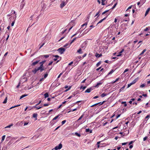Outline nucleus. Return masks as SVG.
I'll return each mask as SVG.
<instances>
[{"label": "nucleus", "mask_w": 150, "mask_h": 150, "mask_svg": "<svg viewBox=\"0 0 150 150\" xmlns=\"http://www.w3.org/2000/svg\"><path fill=\"white\" fill-rule=\"evenodd\" d=\"M68 0H67L66 1H63L60 4V8H62L68 2Z\"/></svg>", "instance_id": "nucleus-1"}, {"label": "nucleus", "mask_w": 150, "mask_h": 150, "mask_svg": "<svg viewBox=\"0 0 150 150\" xmlns=\"http://www.w3.org/2000/svg\"><path fill=\"white\" fill-rule=\"evenodd\" d=\"M65 50V49L63 47L60 48L57 50V51L61 54H63Z\"/></svg>", "instance_id": "nucleus-2"}, {"label": "nucleus", "mask_w": 150, "mask_h": 150, "mask_svg": "<svg viewBox=\"0 0 150 150\" xmlns=\"http://www.w3.org/2000/svg\"><path fill=\"white\" fill-rule=\"evenodd\" d=\"M94 89V87H91L89 88H88L85 91V93H89L91 91Z\"/></svg>", "instance_id": "nucleus-3"}, {"label": "nucleus", "mask_w": 150, "mask_h": 150, "mask_svg": "<svg viewBox=\"0 0 150 150\" xmlns=\"http://www.w3.org/2000/svg\"><path fill=\"white\" fill-rule=\"evenodd\" d=\"M62 147V145L61 144H60L58 146H56L54 148L56 150H57L58 149H60Z\"/></svg>", "instance_id": "nucleus-4"}, {"label": "nucleus", "mask_w": 150, "mask_h": 150, "mask_svg": "<svg viewBox=\"0 0 150 150\" xmlns=\"http://www.w3.org/2000/svg\"><path fill=\"white\" fill-rule=\"evenodd\" d=\"M17 139V137H15L13 138L12 139H11L7 144V145L8 146H10L11 144L13 142H12V140L16 139Z\"/></svg>", "instance_id": "nucleus-5"}, {"label": "nucleus", "mask_w": 150, "mask_h": 150, "mask_svg": "<svg viewBox=\"0 0 150 150\" xmlns=\"http://www.w3.org/2000/svg\"><path fill=\"white\" fill-rule=\"evenodd\" d=\"M53 57H55L57 58H58V59H59L56 62V63L58 62L61 59V57H59L58 55H53Z\"/></svg>", "instance_id": "nucleus-6"}, {"label": "nucleus", "mask_w": 150, "mask_h": 150, "mask_svg": "<svg viewBox=\"0 0 150 150\" xmlns=\"http://www.w3.org/2000/svg\"><path fill=\"white\" fill-rule=\"evenodd\" d=\"M39 70V69L38 68H35L34 70L32 71L34 74H35Z\"/></svg>", "instance_id": "nucleus-7"}, {"label": "nucleus", "mask_w": 150, "mask_h": 150, "mask_svg": "<svg viewBox=\"0 0 150 150\" xmlns=\"http://www.w3.org/2000/svg\"><path fill=\"white\" fill-rule=\"evenodd\" d=\"M145 1L144 0H141L140 1V5L139 6V7H140L145 2Z\"/></svg>", "instance_id": "nucleus-8"}, {"label": "nucleus", "mask_w": 150, "mask_h": 150, "mask_svg": "<svg viewBox=\"0 0 150 150\" xmlns=\"http://www.w3.org/2000/svg\"><path fill=\"white\" fill-rule=\"evenodd\" d=\"M86 132H89V133H91L92 132V130H90L89 129H86Z\"/></svg>", "instance_id": "nucleus-9"}, {"label": "nucleus", "mask_w": 150, "mask_h": 150, "mask_svg": "<svg viewBox=\"0 0 150 150\" xmlns=\"http://www.w3.org/2000/svg\"><path fill=\"white\" fill-rule=\"evenodd\" d=\"M38 116V114L36 113H34L33 114V117L34 118H35V120H37V117Z\"/></svg>", "instance_id": "nucleus-10"}, {"label": "nucleus", "mask_w": 150, "mask_h": 150, "mask_svg": "<svg viewBox=\"0 0 150 150\" xmlns=\"http://www.w3.org/2000/svg\"><path fill=\"white\" fill-rule=\"evenodd\" d=\"M105 102V101H104L102 102H100L95 104H94V106H95V105H97L98 104H99V105H102V104H103V103H104V102Z\"/></svg>", "instance_id": "nucleus-11"}, {"label": "nucleus", "mask_w": 150, "mask_h": 150, "mask_svg": "<svg viewBox=\"0 0 150 150\" xmlns=\"http://www.w3.org/2000/svg\"><path fill=\"white\" fill-rule=\"evenodd\" d=\"M105 102V101H104L102 102H100L95 104H94V106H95V105H97L98 104H99V105H102V104H103V103H104V102Z\"/></svg>", "instance_id": "nucleus-12"}, {"label": "nucleus", "mask_w": 150, "mask_h": 150, "mask_svg": "<svg viewBox=\"0 0 150 150\" xmlns=\"http://www.w3.org/2000/svg\"><path fill=\"white\" fill-rule=\"evenodd\" d=\"M124 51V49H122L121 51H120L119 53V54H118V55H117V57H119V56H120L121 55V53H122Z\"/></svg>", "instance_id": "nucleus-13"}, {"label": "nucleus", "mask_w": 150, "mask_h": 150, "mask_svg": "<svg viewBox=\"0 0 150 150\" xmlns=\"http://www.w3.org/2000/svg\"><path fill=\"white\" fill-rule=\"evenodd\" d=\"M39 62V60H37L35 62H33L31 64L32 66H34L37 64Z\"/></svg>", "instance_id": "nucleus-14"}, {"label": "nucleus", "mask_w": 150, "mask_h": 150, "mask_svg": "<svg viewBox=\"0 0 150 150\" xmlns=\"http://www.w3.org/2000/svg\"><path fill=\"white\" fill-rule=\"evenodd\" d=\"M150 11V8H149L147 9V10H146L145 13V16H146L148 14V13Z\"/></svg>", "instance_id": "nucleus-15"}, {"label": "nucleus", "mask_w": 150, "mask_h": 150, "mask_svg": "<svg viewBox=\"0 0 150 150\" xmlns=\"http://www.w3.org/2000/svg\"><path fill=\"white\" fill-rule=\"evenodd\" d=\"M107 17H106L104 18L103 19L101 20H100L98 22V23H97V25H98V24L101 23L104 20H105L106 18H107Z\"/></svg>", "instance_id": "nucleus-16"}, {"label": "nucleus", "mask_w": 150, "mask_h": 150, "mask_svg": "<svg viewBox=\"0 0 150 150\" xmlns=\"http://www.w3.org/2000/svg\"><path fill=\"white\" fill-rule=\"evenodd\" d=\"M23 1H22L21 2V6H20V8H21V9H22L23 8L24 6H25V4L24 3H23Z\"/></svg>", "instance_id": "nucleus-17"}, {"label": "nucleus", "mask_w": 150, "mask_h": 150, "mask_svg": "<svg viewBox=\"0 0 150 150\" xmlns=\"http://www.w3.org/2000/svg\"><path fill=\"white\" fill-rule=\"evenodd\" d=\"M50 56V55H44L41 56L42 57H45L46 58L49 57Z\"/></svg>", "instance_id": "nucleus-18"}, {"label": "nucleus", "mask_w": 150, "mask_h": 150, "mask_svg": "<svg viewBox=\"0 0 150 150\" xmlns=\"http://www.w3.org/2000/svg\"><path fill=\"white\" fill-rule=\"evenodd\" d=\"M102 56V54H98V53H96V56L98 58Z\"/></svg>", "instance_id": "nucleus-19"}, {"label": "nucleus", "mask_w": 150, "mask_h": 150, "mask_svg": "<svg viewBox=\"0 0 150 150\" xmlns=\"http://www.w3.org/2000/svg\"><path fill=\"white\" fill-rule=\"evenodd\" d=\"M77 52L80 54H81L83 53V52L82 51V50L81 48H80L77 51Z\"/></svg>", "instance_id": "nucleus-20"}, {"label": "nucleus", "mask_w": 150, "mask_h": 150, "mask_svg": "<svg viewBox=\"0 0 150 150\" xmlns=\"http://www.w3.org/2000/svg\"><path fill=\"white\" fill-rule=\"evenodd\" d=\"M76 110H77V108H75L74 109H71L70 110H69V111H68V113H69V112H73V111H74Z\"/></svg>", "instance_id": "nucleus-21"}, {"label": "nucleus", "mask_w": 150, "mask_h": 150, "mask_svg": "<svg viewBox=\"0 0 150 150\" xmlns=\"http://www.w3.org/2000/svg\"><path fill=\"white\" fill-rule=\"evenodd\" d=\"M37 105H36L35 106H34L33 107V108H36L37 109H39L41 108H42V106L40 107H37Z\"/></svg>", "instance_id": "nucleus-22"}, {"label": "nucleus", "mask_w": 150, "mask_h": 150, "mask_svg": "<svg viewBox=\"0 0 150 150\" xmlns=\"http://www.w3.org/2000/svg\"><path fill=\"white\" fill-rule=\"evenodd\" d=\"M44 96H45V98H46L48 97L49 94L48 93H47L44 94Z\"/></svg>", "instance_id": "nucleus-23"}, {"label": "nucleus", "mask_w": 150, "mask_h": 150, "mask_svg": "<svg viewBox=\"0 0 150 150\" xmlns=\"http://www.w3.org/2000/svg\"><path fill=\"white\" fill-rule=\"evenodd\" d=\"M137 81V79H135L131 83H132V84L135 83Z\"/></svg>", "instance_id": "nucleus-24"}, {"label": "nucleus", "mask_w": 150, "mask_h": 150, "mask_svg": "<svg viewBox=\"0 0 150 150\" xmlns=\"http://www.w3.org/2000/svg\"><path fill=\"white\" fill-rule=\"evenodd\" d=\"M132 7V5H131V6H129L128 8L127 9V10H126V11L129 12L130 11L129 10V9L131 8Z\"/></svg>", "instance_id": "nucleus-25"}, {"label": "nucleus", "mask_w": 150, "mask_h": 150, "mask_svg": "<svg viewBox=\"0 0 150 150\" xmlns=\"http://www.w3.org/2000/svg\"><path fill=\"white\" fill-rule=\"evenodd\" d=\"M6 136L5 135H3L2 137V139L1 140V142H2L5 139V138Z\"/></svg>", "instance_id": "nucleus-26"}, {"label": "nucleus", "mask_w": 150, "mask_h": 150, "mask_svg": "<svg viewBox=\"0 0 150 150\" xmlns=\"http://www.w3.org/2000/svg\"><path fill=\"white\" fill-rule=\"evenodd\" d=\"M77 38H74L72 40L70 41V45H71L76 39Z\"/></svg>", "instance_id": "nucleus-27"}, {"label": "nucleus", "mask_w": 150, "mask_h": 150, "mask_svg": "<svg viewBox=\"0 0 150 150\" xmlns=\"http://www.w3.org/2000/svg\"><path fill=\"white\" fill-rule=\"evenodd\" d=\"M28 95H27V94H24L23 95L20 97V99H21L22 98H23L26 96H27Z\"/></svg>", "instance_id": "nucleus-28"}, {"label": "nucleus", "mask_w": 150, "mask_h": 150, "mask_svg": "<svg viewBox=\"0 0 150 150\" xmlns=\"http://www.w3.org/2000/svg\"><path fill=\"white\" fill-rule=\"evenodd\" d=\"M125 87V86H124L123 87H122L119 90V92H120L122 91H123Z\"/></svg>", "instance_id": "nucleus-29"}, {"label": "nucleus", "mask_w": 150, "mask_h": 150, "mask_svg": "<svg viewBox=\"0 0 150 150\" xmlns=\"http://www.w3.org/2000/svg\"><path fill=\"white\" fill-rule=\"evenodd\" d=\"M100 142H101L100 141H99V142H98L97 143V146L98 148L100 146L99 144H100Z\"/></svg>", "instance_id": "nucleus-30"}, {"label": "nucleus", "mask_w": 150, "mask_h": 150, "mask_svg": "<svg viewBox=\"0 0 150 150\" xmlns=\"http://www.w3.org/2000/svg\"><path fill=\"white\" fill-rule=\"evenodd\" d=\"M114 70L112 69L110 72H109L108 73V75H109L112 74L114 72Z\"/></svg>", "instance_id": "nucleus-31"}, {"label": "nucleus", "mask_w": 150, "mask_h": 150, "mask_svg": "<svg viewBox=\"0 0 150 150\" xmlns=\"http://www.w3.org/2000/svg\"><path fill=\"white\" fill-rule=\"evenodd\" d=\"M59 115H57V116H55L54 118L53 119V120H56L57 119L59 116Z\"/></svg>", "instance_id": "nucleus-32"}, {"label": "nucleus", "mask_w": 150, "mask_h": 150, "mask_svg": "<svg viewBox=\"0 0 150 150\" xmlns=\"http://www.w3.org/2000/svg\"><path fill=\"white\" fill-rule=\"evenodd\" d=\"M7 99V97H6L5 99V100H4V101H3V103L5 104L6 103Z\"/></svg>", "instance_id": "nucleus-33"}, {"label": "nucleus", "mask_w": 150, "mask_h": 150, "mask_svg": "<svg viewBox=\"0 0 150 150\" xmlns=\"http://www.w3.org/2000/svg\"><path fill=\"white\" fill-rule=\"evenodd\" d=\"M101 63V61H99V62L96 65V66L97 67H98Z\"/></svg>", "instance_id": "nucleus-34"}, {"label": "nucleus", "mask_w": 150, "mask_h": 150, "mask_svg": "<svg viewBox=\"0 0 150 150\" xmlns=\"http://www.w3.org/2000/svg\"><path fill=\"white\" fill-rule=\"evenodd\" d=\"M74 134H75L76 135L78 136L79 137H80L81 136L80 134L77 132H75Z\"/></svg>", "instance_id": "nucleus-35"}, {"label": "nucleus", "mask_w": 150, "mask_h": 150, "mask_svg": "<svg viewBox=\"0 0 150 150\" xmlns=\"http://www.w3.org/2000/svg\"><path fill=\"white\" fill-rule=\"evenodd\" d=\"M146 51V49H144L142 52H141V53L140 54H139V55H142V54H144V53Z\"/></svg>", "instance_id": "nucleus-36"}, {"label": "nucleus", "mask_w": 150, "mask_h": 150, "mask_svg": "<svg viewBox=\"0 0 150 150\" xmlns=\"http://www.w3.org/2000/svg\"><path fill=\"white\" fill-rule=\"evenodd\" d=\"M84 114L82 115L79 118V119L77 120V121H78L79 120H81L83 117L84 116Z\"/></svg>", "instance_id": "nucleus-37"}, {"label": "nucleus", "mask_w": 150, "mask_h": 150, "mask_svg": "<svg viewBox=\"0 0 150 150\" xmlns=\"http://www.w3.org/2000/svg\"><path fill=\"white\" fill-rule=\"evenodd\" d=\"M45 68L44 67L42 68H40V69H39L40 70V72H42L43 71L45 70Z\"/></svg>", "instance_id": "nucleus-38"}, {"label": "nucleus", "mask_w": 150, "mask_h": 150, "mask_svg": "<svg viewBox=\"0 0 150 150\" xmlns=\"http://www.w3.org/2000/svg\"><path fill=\"white\" fill-rule=\"evenodd\" d=\"M13 125L12 124H11L10 125H9L5 127V128H10V127L11 126H12Z\"/></svg>", "instance_id": "nucleus-39"}, {"label": "nucleus", "mask_w": 150, "mask_h": 150, "mask_svg": "<svg viewBox=\"0 0 150 150\" xmlns=\"http://www.w3.org/2000/svg\"><path fill=\"white\" fill-rule=\"evenodd\" d=\"M106 95H107L106 94L103 93L101 95V96L102 97H103L106 96Z\"/></svg>", "instance_id": "nucleus-40"}, {"label": "nucleus", "mask_w": 150, "mask_h": 150, "mask_svg": "<svg viewBox=\"0 0 150 150\" xmlns=\"http://www.w3.org/2000/svg\"><path fill=\"white\" fill-rule=\"evenodd\" d=\"M75 96V94H74L73 95H71L70 96L69 98H68V99H69L73 97H74Z\"/></svg>", "instance_id": "nucleus-41"}, {"label": "nucleus", "mask_w": 150, "mask_h": 150, "mask_svg": "<svg viewBox=\"0 0 150 150\" xmlns=\"http://www.w3.org/2000/svg\"><path fill=\"white\" fill-rule=\"evenodd\" d=\"M45 44V43H43L42 45H40V46L39 47V49H40Z\"/></svg>", "instance_id": "nucleus-42"}, {"label": "nucleus", "mask_w": 150, "mask_h": 150, "mask_svg": "<svg viewBox=\"0 0 150 150\" xmlns=\"http://www.w3.org/2000/svg\"><path fill=\"white\" fill-rule=\"evenodd\" d=\"M48 73H47L46 74H45V75H44V79H45L48 76Z\"/></svg>", "instance_id": "nucleus-43"}, {"label": "nucleus", "mask_w": 150, "mask_h": 150, "mask_svg": "<svg viewBox=\"0 0 150 150\" xmlns=\"http://www.w3.org/2000/svg\"><path fill=\"white\" fill-rule=\"evenodd\" d=\"M86 88V86H81L80 87V88H82L83 90H84Z\"/></svg>", "instance_id": "nucleus-44"}, {"label": "nucleus", "mask_w": 150, "mask_h": 150, "mask_svg": "<svg viewBox=\"0 0 150 150\" xmlns=\"http://www.w3.org/2000/svg\"><path fill=\"white\" fill-rule=\"evenodd\" d=\"M66 122V120H63V121H62V125H64V124L65 122Z\"/></svg>", "instance_id": "nucleus-45"}, {"label": "nucleus", "mask_w": 150, "mask_h": 150, "mask_svg": "<svg viewBox=\"0 0 150 150\" xmlns=\"http://www.w3.org/2000/svg\"><path fill=\"white\" fill-rule=\"evenodd\" d=\"M43 64H40V66L38 68L40 69V68H43Z\"/></svg>", "instance_id": "nucleus-46"}, {"label": "nucleus", "mask_w": 150, "mask_h": 150, "mask_svg": "<svg viewBox=\"0 0 150 150\" xmlns=\"http://www.w3.org/2000/svg\"><path fill=\"white\" fill-rule=\"evenodd\" d=\"M24 138V137H22L20 138L19 139H18L16 141V142H17L19 141L22 138Z\"/></svg>", "instance_id": "nucleus-47"}, {"label": "nucleus", "mask_w": 150, "mask_h": 150, "mask_svg": "<svg viewBox=\"0 0 150 150\" xmlns=\"http://www.w3.org/2000/svg\"><path fill=\"white\" fill-rule=\"evenodd\" d=\"M102 5H105V4L104 3V2L106 1V0H102Z\"/></svg>", "instance_id": "nucleus-48"}, {"label": "nucleus", "mask_w": 150, "mask_h": 150, "mask_svg": "<svg viewBox=\"0 0 150 150\" xmlns=\"http://www.w3.org/2000/svg\"><path fill=\"white\" fill-rule=\"evenodd\" d=\"M132 85V83H130L129 84H128V85H127V88H129V87H130Z\"/></svg>", "instance_id": "nucleus-49"}, {"label": "nucleus", "mask_w": 150, "mask_h": 150, "mask_svg": "<svg viewBox=\"0 0 150 150\" xmlns=\"http://www.w3.org/2000/svg\"><path fill=\"white\" fill-rule=\"evenodd\" d=\"M45 62H46L45 60L43 61L42 62H40V64H44V63H45Z\"/></svg>", "instance_id": "nucleus-50"}, {"label": "nucleus", "mask_w": 150, "mask_h": 150, "mask_svg": "<svg viewBox=\"0 0 150 150\" xmlns=\"http://www.w3.org/2000/svg\"><path fill=\"white\" fill-rule=\"evenodd\" d=\"M101 83H98L96 85L95 87H98L99 85H100Z\"/></svg>", "instance_id": "nucleus-51"}, {"label": "nucleus", "mask_w": 150, "mask_h": 150, "mask_svg": "<svg viewBox=\"0 0 150 150\" xmlns=\"http://www.w3.org/2000/svg\"><path fill=\"white\" fill-rule=\"evenodd\" d=\"M100 12V11H99L96 14V15L95 16V17L96 16H97L98 15V16H99V13Z\"/></svg>", "instance_id": "nucleus-52"}, {"label": "nucleus", "mask_w": 150, "mask_h": 150, "mask_svg": "<svg viewBox=\"0 0 150 150\" xmlns=\"http://www.w3.org/2000/svg\"><path fill=\"white\" fill-rule=\"evenodd\" d=\"M20 105H16V106H12V107H11L10 108V109H12L13 108H14L15 107H18V106H19Z\"/></svg>", "instance_id": "nucleus-53"}, {"label": "nucleus", "mask_w": 150, "mask_h": 150, "mask_svg": "<svg viewBox=\"0 0 150 150\" xmlns=\"http://www.w3.org/2000/svg\"><path fill=\"white\" fill-rule=\"evenodd\" d=\"M117 3H116L112 7V9H113L116 6V5H117Z\"/></svg>", "instance_id": "nucleus-54"}, {"label": "nucleus", "mask_w": 150, "mask_h": 150, "mask_svg": "<svg viewBox=\"0 0 150 150\" xmlns=\"http://www.w3.org/2000/svg\"><path fill=\"white\" fill-rule=\"evenodd\" d=\"M108 10H106V11H105L104 12H103L102 13V15H103L104 14H105V13H106V12H108Z\"/></svg>", "instance_id": "nucleus-55"}, {"label": "nucleus", "mask_w": 150, "mask_h": 150, "mask_svg": "<svg viewBox=\"0 0 150 150\" xmlns=\"http://www.w3.org/2000/svg\"><path fill=\"white\" fill-rule=\"evenodd\" d=\"M147 138H148V137H144L143 138V141H145V140H146Z\"/></svg>", "instance_id": "nucleus-56"}, {"label": "nucleus", "mask_w": 150, "mask_h": 150, "mask_svg": "<svg viewBox=\"0 0 150 150\" xmlns=\"http://www.w3.org/2000/svg\"><path fill=\"white\" fill-rule=\"evenodd\" d=\"M29 123V122H25L24 123V126H25L28 125Z\"/></svg>", "instance_id": "nucleus-57"}, {"label": "nucleus", "mask_w": 150, "mask_h": 150, "mask_svg": "<svg viewBox=\"0 0 150 150\" xmlns=\"http://www.w3.org/2000/svg\"><path fill=\"white\" fill-rule=\"evenodd\" d=\"M87 25V23H85L83 24L82 25L81 27H83L84 26H86Z\"/></svg>", "instance_id": "nucleus-58"}, {"label": "nucleus", "mask_w": 150, "mask_h": 150, "mask_svg": "<svg viewBox=\"0 0 150 150\" xmlns=\"http://www.w3.org/2000/svg\"><path fill=\"white\" fill-rule=\"evenodd\" d=\"M128 142H124V143H122V145H125L126 144H127Z\"/></svg>", "instance_id": "nucleus-59"}, {"label": "nucleus", "mask_w": 150, "mask_h": 150, "mask_svg": "<svg viewBox=\"0 0 150 150\" xmlns=\"http://www.w3.org/2000/svg\"><path fill=\"white\" fill-rule=\"evenodd\" d=\"M14 23H15V21H13L11 23V26H13V25H14Z\"/></svg>", "instance_id": "nucleus-60"}, {"label": "nucleus", "mask_w": 150, "mask_h": 150, "mask_svg": "<svg viewBox=\"0 0 150 150\" xmlns=\"http://www.w3.org/2000/svg\"><path fill=\"white\" fill-rule=\"evenodd\" d=\"M145 86V85L144 84H142L141 86H140V87H141V88H143L144 87V86Z\"/></svg>", "instance_id": "nucleus-61"}, {"label": "nucleus", "mask_w": 150, "mask_h": 150, "mask_svg": "<svg viewBox=\"0 0 150 150\" xmlns=\"http://www.w3.org/2000/svg\"><path fill=\"white\" fill-rule=\"evenodd\" d=\"M150 117V115H147L145 118V119H147V118H149V117Z\"/></svg>", "instance_id": "nucleus-62"}, {"label": "nucleus", "mask_w": 150, "mask_h": 150, "mask_svg": "<svg viewBox=\"0 0 150 150\" xmlns=\"http://www.w3.org/2000/svg\"><path fill=\"white\" fill-rule=\"evenodd\" d=\"M62 73H60L57 77V78H59L61 76V75L62 74Z\"/></svg>", "instance_id": "nucleus-63"}, {"label": "nucleus", "mask_w": 150, "mask_h": 150, "mask_svg": "<svg viewBox=\"0 0 150 150\" xmlns=\"http://www.w3.org/2000/svg\"><path fill=\"white\" fill-rule=\"evenodd\" d=\"M69 45V44H65V45H64V47H67V46H68Z\"/></svg>", "instance_id": "nucleus-64"}]
</instances>
